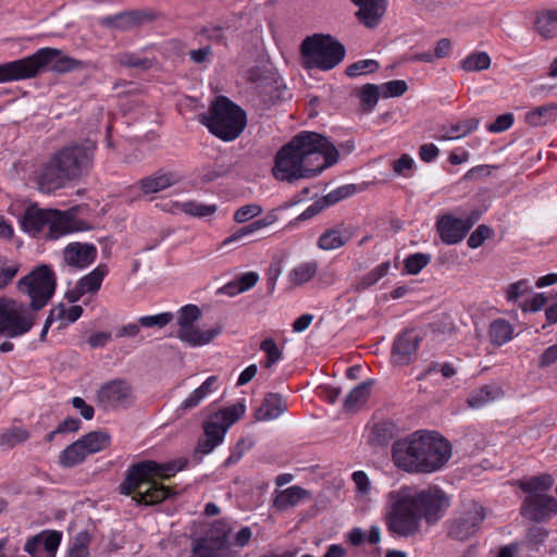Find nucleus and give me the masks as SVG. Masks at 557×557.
I'll return each instance as SVG.
<instances>
[{
  "mask_svg": "<svg viewBox=\"0 0 557 557\" xmlns=\"http://www.w3.org/2000/svg\"><path fill=\"white\" fill-rule=\"evenodd\" d=\"M338 157V150L326 137L301 132L278 150L272 172L275 178L287 182L313 177L334 165Z\"/></svg>",
  "mask_w": 557,
  "mask_h": 557,
  "instance_id": "f257e3e1",
  "label": "nucleus"
},
{
  "mask_svg": "<svg viewBox=\"0 0 557 557\" xmlns=\"http://www.w3.org/2000/svg\"><path fill=\"white\" fill-rule=\"evenodd\" d=\"M451 450V444L440 433L420 430L393 443L392 459L408 473L430 474L446 466Z\"/></svg>",
  "mask_w": 557,
  "mask_h": 557,
  "instance_id": "f03ea898",
  "label": "nucleus"
},
{
  "mask_svg": "<svg viewBox=\"0 0 557 557\" xmlns=\"http://www.w3.org/2000/svg\"><path fill=\"white\" fill-rule=\"evenodd\" d=\"M97 145L92 140L69 144L41 164L36 182L41 193L52 194L79 181L92 169Z\"/></svg>",
  "mask_w": 557,
  "mask_h": 557,
  "instance_id": "7ed1b4c3",
  "label": "nucleus"
},
{
  "mask_svg": "<svg viewBox=\"0 0 557 557\" xmlns=\"http://www.w3.org/2000/svg\"><path fill=\"white\" fill-rule=\"evenodd\" d=\"M181 467L170 461L159 463L145 460L132 465L124 481L120 484V493L132 496L137 505L152 506L170 498L174 493L159 480L173 476Z\"/></svg>",
  "mask_w": 557,
  "mask_h": 557,
  "instance_id": "20e7f679",
  "label": "nucleus"
},
{
  "mask_svg": "<svg viewBox=\"0 0 557 557\" xmlns=\"http://www.w3.org/2000/svg\"><path fill=\"white\" fill-rule=\"evenodd\" d=\"M199 122L215 137L231 141L244 129V110L225 96H218L206 113L199 115Z\"/></svg>",
  "mask_w": 557,
  "mask_h": 557,
  "instance_id": "39448f33",
  "label": "nucleus"
},
{
  "mask_svg": "<svg viewBox=\"0 0 557 557\" xmlns=\"http://www.w3.org/2000/svg\"><path fill=\"white\" fill-rule=\"evenodd\" d=\"M246 84L247 101L259 115L283 99L282 81L272 69L249 70Z\"/></svg>",
  "mask_w": 557,
  "mask_h": 557,
  "instance_id": "423d86ee",
  "label": "nucleus"
},
{
  "mask_svg": "<svg viewBox=\"0 0 557 557\" xmlns=\"http://www.w3.org/2000/svg\"><path fill=\"white\" fill-rule=\"evenodd\" d=\"M345 47L330 35L314 34L300 45V63L307 70L330 71L345 57Z\"/></svg>",
  "mask_w": 557,
  "mask_h": 557,
  "instance_id": "0eeeda50",
  "label": "nucleus"
},
{
  "mask_svg": "<svg viewBox=\"0 0 557 557\" xmlns=\"http://www.w3.org/2000/svg\"><path fill=\"white\" fill-rule=\"evenodd\" d=\"M17 288L30 299L27 307L36 318L37 312L47 306L55 293V273L49 265L41 264L22 277L17 283Z\"/></svg>",
  "mask_w": 557,
  "mask_h": 557,
  "instance_id": "6e6552de",
  "label": "nucleus"
},
{
  "mask_svg": "<svg viewBox=\"0 0 557 557\" xmlns=\"http://www.w3.org/2000/svg\"><path fill=\"white\" fill-rule=\"evenodd\" d=\"M59 54V49L47 47L29 57L3 63L0 65V83L33 78Z\"/></svg>",
  "mask_w": 557,
  "mask_h": 557,
  "instance_id": "1a4fd4ad",
  "label": "nucleus"
},
{
  "mask_svg": "<svg viewBox=\"0 0 557 557\" xmlns=\"http://www.w3.org/2000/svg\"><path fill=\"white\" fill-rule=\"evenodd\" d=\"M393 503L386 515V527L392 534L413 536L420 532L421 520L406 493L391 494Z\"/></svg>",
  "mask_w": 557,
  "mask_h": 557,
  "instance_id": "9d476101",
  "label": "nucleus"
},
{
  "mask_svg": "<svg viewBox=\"0 0 557 557\" xmlns=\"http://www.w3.org/2000/svg\"><path fill=\"white\" fill-rule=\"evenodd\" d=\"M35 322V314H32L26 304L0 298V336H22L32 330Z\"/></svg>",
  "mask_w": 557,
  "mask_h": 557,
  "instance_id": "9b49d317",
  "label": "nucleus"
},
{
  "mask_svg": "<svg viewBox=\"0 0 557 557\" xmlns=\"http://www.w3.org/2000/svg\"><path fill=\"white\" fill-rule=\"evenodd\" d=\"M244 413V404L222 408L208 416L203 422L205 438L199 441V449L203 454L213 450L224 438L227 429Z\"/></svg>",
  "mask_w": 557,
  "mask_h": 557,
  "instance_id": "f8f14e48",
  "label": "nucleus"
},
{
  "mask_svg": "<svg viewBox=\"0 0 557 557\" xmlns=\"http://www.w3.org/2000/svg\"><path fill=\"white\" fill-rule=\"evenodd\" d=\"M230 528L223 521L206 525L201 535L193 539V557H224L227 550Z\"/></svg>",
  "mask_w": 557,
  "mask_h": 557,
  "instance_id": "ddd939ff",
  "label": "nucleus"
},
{
  "mask_svg": "<svg viewBox=\"0 0 557 557\" xmlns=\"http://www.w3.org/2000/svg\"><path fill=\"white\" fill-rule=\"evenodd\" d=\"M406 494L413 504L420 520L424 519L429 524L436 523L449 506L448 497L437 486H430L414 494Z\"/></svg>",
  "mask_w": 557,
  "mask_h": 557,
  "instance_id": "4468645a",
  "label": "nucleus"
},
{
  "mask_svg": "<svg viewBox=\"0 0 557 557\" xmlns=\"http://www.w3.org/2000/svg\"><path fill=\"white\" fill-rule=\"evenodd\" d=\"M463 509L448 521L447 535L456 541H467L474 536L485 519V508L471 500L463 504Z\"/></svg>",
  "mask_w": 557,
  "mask_h": 557,
  "instance_id": "2eb2a0df",
  "label": "nucleus"
},
{
  "mask_svg": "<svg viewBox=\"0 0 557 557\" xmlns=\"http://www.w3.org/2000/svg\"><path fill=\"white\" fill-rule=\"evenodd\" d=\"M97 399L106 410L126 408L134 401L133 387L126 380H111L100 386Z\"/></svg>",
  "mask_w": 557,
  "mask_h": 557,
  "instance_id": "dca6fc26",
  "label": "nucleus"
},
{
  "mask_svg": "<svg viewBox=\"0 0 557 557\" xmlns=\"http://www.w3.org/2000/svg\"><path fill=\"white\" fill-rule=\"evenodd\" d=\"M520 515L533 522H544L557 515V499L547 494L528 495L520 507Z\"/></svg>",
  "mask_w": 557,
  "mask_h": 557,
  "instance_id": "f3484780",
  "label": "nucleus"
},
{
  "mask_svg": "<svg viewBox=\"0 0 557 557\" xmlns=\"http://www.w3.org/2000/svg\"><path fill=\"white\" fill-rule=\"evenodd\" d=\"M476 219L472 216L458 219L450 214H445L437 220L436 230L444 244L454 245L465 238Z\"/></svg>",
  "mask_w": 557,
  "mask_h": 557,
  "instance_id": "a211bd4d",
  "label": "nucleus"
},
{
  "mask_svg": "<svg viewBox=\"0 0 557 557\" xmlns=\"http://www.w3.org/2000/svg\"><path fill=\"white\" fill-rule=\"evenodd\" d=\"M183 181V176L176 171L160 169L153 174L140 178L131 188L139 189L141 195L148 196L163 191Z\"/></svg>",
  "mask_w": 557,
  "mask_h": 557,
  "instance_id": "6ab92c4d",
  "label": "nucleus"
},
{
  "mask_svg": "<svg viewBox=\"0 0 557 557\" xmlns=\"http://www.w3.org/2000/svg\"><path fill=\"white\" fill-rule=\"evenodd\" d=\"M49 230L46 233L48 239H58L63 235L84 230V222L77 219L74 209L61 211L51 209Z\"/></svg>",
  "mask_w": 557,
  "mask_h": 557,
  "instance_id": "aec40b11",
  "label": "nucleus"
},
{
  "mask_svg": "<svg viewBox=\"0 0 557 557\" xmlns=\"http://www.w3.org/2000/svg\"><path fill=\"white\" fill-rule=\"evenodd\" d=\"M154 13L143 10H132L115 15H108L101 18V24L107 27L128 30L143 24L145 21L154 20Z\"/></svg>",
  "mask_w": 557,
  "mask_h": 557,
  "instance_id": "412c9836",
  "label": "nucleus"
},
{
  "mask_svg": "<svg viewBox=\"0 0 557 557\" xmlns=\"http://www.w3.org/2000/svg\"><path fill=\"white\" fill-rule=\"evenodd\" d=\"M419 337L412 331L398 335L393 344L392 360L395 364H409L417 356Z\"/></svg>",
  "mask_w": 557,
  "mask_h": 557,
  "instance_id": "4be33fe9",
  "label": "nucleus"
},
{
  "mask_svg": "<svg viewBox=\"0 0 557 557\" xmlns=\"http://www.w3.org/2000/svg\"><path fill=\"white\" fill-rule=\"evenodd\" d=\"M64 261L73 268L84 269L97 258V248L94 244L71 243L63 251Z\"/></svg>",
  "mask_w": 557,
  "mask_h": 557,
  "instance_id": "5701e85b",
  "label": "nucleus"
},
{
  "mask_svg": "<svg viewBox=\"0 0 557 557\" xmlns=\"http://www.w3.org/2000/svg\"><path fill=\"white\" fill-rule=\"evenodd\" d=\"M355 235L351 225L338 224L326 228L318 238L317 245L322 250H333L345 246Z\"/></svg>",
  "mask_w": 557,
  "mask_h": 557,
  "instance_id": "b1692460",
  "label": "nucleus"
},
{
  "mask_svg": "<svg viewBox=\"0 0 557 557\" xmlns=\"http://www.w3.org/2000/svg\"><path fill=\"white\" fill-rule=\"evenodd\" d=\"M351 2L359 7L356 13L357 18L368 28L376 27L386 11L385 0H351Z\"/></svg>",
  "mask_w": 557,
  "mask_h": 557,
  "instance_id": "393cba45",
  "label": "nucleus"
},
{
  "mask_svg": "<svg viewBox=\"0 0 557 557\" xmlns=\"http://www.w3.org/2000/svg\"><path fill=\"white\" fill-rule=\"evenodd\" d=\"M51 209H40L37 206H29L22 218L21 224L25 232L33 236L40 235L46 228L49 230Z\"/></svg>",
  "mask_w": 557,
  "mask_h": 557,
  "instance_id": "a878e982",
  "label": "nucleus"
},
{
  "mask_svg": "<svg viewBox=\"0 0 557 557\" xmlns=\"http://www.w3.org/2000/svg\"><path fill=\"white\" fill-rule=\"evenodd\" d=\"M287 406L280 394L269 393L264 396L262 403L253 410L256 421H267L276 419L285 410Z\"/></svg>",
  "mask_w": 557,
  "mask_h": 557,
  "instance_id": "bb28decb",
  "label": "nucleus"
},
{
  "mask_svg": "<svg viewBox=\"0 0 557 557\" xmlns=\"http://www.w3.org/2000/svg\"><path fill=\"white\" fill-rule=\"evenodd\" d=\"M312 493L299 485H293L282 491H276L273 507L278 511H285L297 506L305 499H311Z\"/></svg>",
  "mask_w": 557,
  "mask_h": 557,
  "instance_id": "cd10ccee",
  "label": "nucleus"
},
{
  "mask_svg": "<svg viewBox=\"0 0 557 557\" xmlns=\"http://www.w3.org/2000/svg\"><path fill=\"white\" fill-rule=\"evenodd\" d=\"M372 381L360 383L344 399V410L346 412H357L368 401L371 395Z\"/></svg>",
  "mask_w": 557,
  "mask_h": 557,
  "instance_id": "c85d7f7f",
  "label": "nucleus"
},
{
  "mask_svg": "<svg viewBox=\"0 0 557 557\" xmlns=\"http://www.w3.org/2000/svg\"><path fill=\"white\" fill-rule=\"evenodd\" d=\"M397 435V426L388 420L373 424L369 435V443L373 446H387Z\"/></svg>",
  "mask_w": 557,
  "mask_h": 557,
  "instance_id": "c756f323",
  "label": "nucleus"
},
{
  "mask_svg": "<svg viewBox=\"0 0 557 557\" xmlns=\"http://www.w3.org/2000/svg\"><path fill=\"white\" fill-rule=\"evenodd\" d=\"M554 485V478L549 473H541L518 483L519 488L529 495L545 494Z\"/></svg>",
  "mask_w": 557,
  "mask_h": 557,
  "instance_id": "7c9ffc66",
  "label": "nucleus"
},
{
  "mask_svg": "<svg viewBox=\"0 0 557 557\" xmlns=\"http://www.w3.org/2000/svg\"><path fill=\"white\" fill-rule=\"evenodd\" d=\"M503 395L504 391L500 386L487 384L472 392L468 398V404L472 408H479L503 397Z\"/></svg>",
  "mask_w": 557,
  "mask_h": 557,
  "instance_id": "2f4dec72",
  "label": "nucleus"
},
{
  "mask_svg": "<svg viewBox=\"0 0 557 557\" xmlns=\"http://www.w3.org/2000/svg\"><path fill=\"white\" fill-rule=\"evenodd\" d=\"M513 326L505 319H496L488 326L490 342L494 346H502L513 337Z\"/></svg>",
  "mask_w": 557,
  "mask_h": 557,
  "instance_id": "473e14b6",
  "label": "nucleus"
},
{
  "mask_svg": "<svg viewBox=\"0 0 557 557\" xmlns=\"http://www.w3.org/2000/svg\"><path fill=\"white\" fill-rule=\"evenodd\" d=\"M557 117V103H547L527 112L525 122L530 126H542Z\"/></svg>",
  "mask_w": 557,
  "mask_h": 557,
  "instance_id": "72a5a7b5",
  "label": "nucleus"
},
{
  "mask_svg": "<svg viewBox=\"0 0 557 557\" xmlns=\"http://www.w3.org/2000/svg\"><path fill=\"white\" fill-rule=\"evenodd\" d=\"M88 454L78 438L69 445L59 456V463L63 468H73L85 461Z\"/></svg>",
  "mask_w": 557,
  "mask_h": 557,
  "instance_id": "f704fd0d",
  "label": "nucleus"
},
{
  "mask_svg": "<svg viewBox=\"0 0 557 557\" xmlns=\"http://www.w3.org/2000/svg\"><path fill=\"white\" fill-rule=\"evenodd\" d=\"M215 334L216 333L213 330L202 331L199 327L191 325L180 329L177 336L180 339L188 343L190 346H201L210 343Z\"/></svg>",
  "mask_w": 557,
  "mask_h": 557,
  "instance_id": "c9c22d12",
  "label": "nucleus"
},
{
  "mask_svg": "<svg viewBox=\"0 0 557 557\" xmlns=\"http://www.w3.org/2000/svg\"><path fill=\"white\" fill-rule=\"evenodd\" d=\"M219 376H209L198 388H196L182 404L183 409L197 407L218 386Z\"/></svg>",
  "mask_w": 557,
  "mask_h": 557,
  "instance_id": "e433bc0d",
  "label": "nucleus"
},
{
  "mask_svg": "<svg viewBox=\"0 0 557 557\" xmlns=\"http://www.w3.org/2000/svg\"><path fill=\"white\" fill-rule=\"evenodd\" d=\"M108 272L109 269L106 264H99L77 282L81 286V290L85 294H96L100 289L102 281L107 276Z\"/></svg>",
  "mask_w": 557,
  "mask_h": 557,
  "instance_id": "4c0bfd02",
  "label": "nucleus"
},
{
  "mask_svg": "<svg viewBox=\"0 0 557 557\" xmlns=\"http://www.w3.org/2000/svg\"><path fill=\"white\" fill-rule=\"evenodd\" d=\"M79 440L88 456L104 450L111 444V436L104 431H91Z\"/></svg>",
  "mask_w": 557,
  "mask_h": 557,
  "instance_id": "58836bf2",
  "label": "nucleus"
},
{
  "mask_svg": "<svg viewBox=\"0 0 557 557\" xmlns=\"http://www.w3.org/2000/svg\"><path fill=\"white\" fill-rule=\"evenodd\" d=\"M479 121L476 119H468L450 124L448 127L442 128V134L437 137L441 140H450L466 136L476 129Z\"/></svg>",
  "mask_w": 557,
  "mask_h": 557,
  "instance_id": "ea45409f",
  "label": "nucleus"
},
{
  "mask_svg": "<svg viewBox=\"0 0 557 557\" xmlns=\"http://www.w3.org/2000/svg\"><path fill=\"white\" fill-rule=\"evenodd\" d=\"M389 270V262H383L372 269L367 274L358 277L351 285V288L355 292H362L370 286L374 285L377 281H380L382 277H384Z\"/></svg>",
  "mask_w": 557,
  "mask_h": 557,
  "instance_id": "a19ab883",
  "label": "nucleus"
},
{
  "mask_svg": "<svg viewBox=\"0 0 557 557\" xmlns=\"http://www.w3.org/2000/svg\"><path fill=\"white\" fill-rule=\"evenodd\" d=\"M536 30L544 38H552L557 35V10L542 12L535 23Z\"/></svg>",
  "mask_w": 557,
  "mask_h": 557,
  "instance_id": "79ce46f5",
  "label": "nucleus"
},
{
  "mask_svg": "<svg viewBox=\"0 0 557 557\" xmlns=\"http://www.w3.org/2000/svg\"><path fill=\"white\" fill-rule=\"evenodd\" d=\"M29 432L23 426H11L0 434V446L13 448L29 438Z\"/></svg>",
  "mask_w": 557,
  "mask_h": 557,
  "instance_id": "37998d69",
  "label": "nucleus"
},
{
  "mask_svg": "<svg viewBox=\"0 0 557 557\" xmlns=\"http://www.w3.org/2000/svg\"><path fill=\"white\" fill-rule=\"evenodd\" d=\"M91 535L87 531L77 533L71 541L66 557H89Z\"/></svg>",
  "mask_w": 557,
  "mask_h": 557,
  "instance_id": "c03bdc74",
  "label": "nucleus"
},
{
  "mask_svg": "<svg viewBox=\"0 0 557 557\" xmlns=\"http://www.w3.org/2000/svg\"><path fill=\"white\" fill-rule=\"evenodd\" d=\"M176 207L182 212L196 218L209 216L216 211L215 205H205L197 201L177 202Z\"/></svg>",
  "mask_w": 557,
  "mask_h": 557,
  "instance_id": "a18cd8bd",
  "label": "nucleus"
},
{
  "mask_svg": "<svg viewBox=\"0 0 557 557\" xmlns=\"http://www.w3.org/2000/svg\"><path fill=\"white\" fill-rule=\"evenodd\" d=\"M381 90L373 84H366L359 91L360 106L363 112H371L377 103Z\"/></svg>",
  "mask_w": 557,
  "mask_h": 557,
  "instance_id": "49530a36",
  "label": "nucleus"
},
{
  "mask_svg": "<svg viewBox=\"0 0 557 557\" xmlns=\"http://www.w3.org/2000/svg\"><path fill=\"white\" fill-rule=\"evenodd\" d=\"M117 62L125 67L139 70H149L152 66V60L134 52H123L117 55Z\"/></svg>",
  "mask_w": 557,
  "mask_h": 557,
  "instance_id": "de8ad7c7",
  "label": "nucleus"
},
{
  "mask_svg": "<svg viewBox=\"0 0 557 557\" xmlns=\"http://www.w3.org/2000/svg\"><path fill=\"white\" fill-rule=\"evenodd\" d=\"M461 67L467 72L486 70L491 65V59L485 52H473L461 61Z\"/></svg>",
  "mask_w": 557,
  "mask_h": 557,
  "instance_id": "09e8293b",
  "label": "nucleus"
},
{
  "mask_svg": "<svg viewBox=\"0 0 557 557\" xmlns=\"http://www.w3.org/2000/svg\"><path fill=\"white\" fill-rule=\"evenodd\" d=\"M317 270L315 261L301 263L293 270L290 280L294 284L301 285L309 282L315 275Z\"/></svg>",
  "mask_w": 557,
  "mask_h": 557,
  "instance_id": "8fccbe9b",
  "label": "nucleus"
},
{
  "mask_svg": "<svg viewBox=\"0 0 557 557\" xmlns=\"http://www.w3.org/2000/svg\"><path fill=\"white\" fill-rule=\"evenodd\" d=\"M260 349L265 354V360L261 362L263 368H271L282 359L283 352L272 338H264L260 344Z\"/></svg>",
  "mask_w": 557,
  "mask_h": 557,
  "instance_id": "3c124183",
  "label": "nucleus"
},
{
  "mask_svg": "<svg viewBox=\"0 0 557 557\" xmlns=\"http://www.w3.org/2000/svg\"><path fill=\"white\" fill-rule=\"evenodd\" d=\"M49 64H51V71L57 73H67L83 67V62L71 57L60 54L55 57Z\"/></svg>",
  "mask_w": 557,
  "mask_h": 557,
  "instance_id": "603ef678",
  "label": "nucleus"
},
{
  "mask_svg": "<svg viewBox=\"0 0 557 557\" xmlns=\"http://www.w3.org/2000/svg\"><path fill=\"white\" fill-rule=\"evenodd\" d=\"M430 260L431 257L422 252L409 255L404 261V270L408 274L416 275L429 264Z\"/></svg>",
  "mask_w": 557,
  "mask_h": 557,
  "instance_id": "864d4df0",
  "label": "nucleus"
},
{
  "mask_svg": "<svg viewBox=\"0 0 557 557\" xmlns=\"http://www.w3.org/2000/svg\"><path fill=\"white\" fill-rule=\"evenodd\" d=\"M379 69L375 60H360L346 67V75L356 77L362 74L373 73Z\"/></svg>",
  "mask_w": 557,
  "mask_h": 557,
  "instance_id": "5fc2aeb1",
  "label": "nucleus"
},
{
  "mask_svg": "<svg viewBox=\"0 0 557 557\" xmlns=\"http://www.w3.org/2000/svg\"><path fill=\"white\" fill-rule=\"evenodd\" d=\"M171 312H162L156 315H144L138 319V323L143 327L162 329L173 320Z\"/></svg>",
  "mask_w": 557,
  "mask_h": 557,
  "instance_id": "6e6d98bb",
  "label": "nucleus"
},
{
  "mask_svg": "<svg viewBox=\"0 0 557 557\" xmlns=\"http://www.w3.org/2000/svg\"><path fill=\"white\" fill-rule=\"evenodd\" d=\"M200 309L195 305L184 306L180 310V314L177 318V324L180 329H184L187 326L194 325V322L200 318Z\"/></svg>",
  "mask_w": 557,
  "mask_h": 557,
  "instance_id": "4d7b16f0",
  "label": "nucleus"
},
{
  "mask_svg": "<svg viewBox=\"0 0 557 557\" xmlns=\"http://www.w3.org/2000/svg\"><path fill=\"white\" fill-rule=\"evenodd\" d=\"M494 235V230L485 224L479 225L474 232L469 236L467 244L470 248L474 249L480 247L485 239Z\"/></svg>",
  "mask_w": 557,
  "mask_h": 557,
  "instance_id": "13d9d810",
  "label": "nucleus"
},
{
  "mask_svg": "<svg viewBox=\"0 0 557 557\" xmlns=\"http://www.w3.org/2000/svg\"><path fill=\"white\" fill-rule=\"evenodd\" d=\"M379 87L385 98L403 96L408 89L407 83L400 79L389 81Z\"/></svg>",
  "mask_w": 557,
  "mask_h": 557,
  "instance_id": "bf43d9fd",
  "label": "nucleus"
},
{
  "mask_svg": "<svg viewBox=\"0 0 557 557\" xmlns=\"http://www.w3.org/2000/svg\"><path fill=\"white\" fill-rule=\"evenodd\" d=\"M282 272V264L278 259H274L271 261L270 265L265 271L267 278V295H272L275 289L276 280Z\"/></svg>",
  "mask_w": 557,
  "mask_h": 557,
  "instance_id": "052dcab7",
  "label": "nucleus"
},
{
  "mask_svg": "<svg viewBox=\"0 0 557 557\" xmlns=\"http://www.w3.org/2000/svg\"><path fill=\"white\" fill-rule=\"evenodd\" d=\"M557 362V344L547 347L537 359L540 369H547Z\"/></svg>",
  "mask_w": 557,
  "mask_h": 557,
  "instance_id": "680f3d73",
  "label": "nucleus"
},
{
  "mask_svg": "<svg viewBox=\"0 0 557 557\" xmlns=\"http://www.w3.org/2000/svg\"><path fill=\"white\" fill-rule=\"evenodd\" d=\"M242 292H244V274L237 275L235 281L230 282L219 288L216 294H223L233 297Z\"/></svg>",
  "mask_w": 557,
  "mask_h": 557,
  "instance_id": "e2e57ef3",
  "label": "nucleus"
},
{
  "mask_svg": "<svg viewBox=\"0 0 557 557\" xmlns=\"http://www.w3.org/2000/svg\"><path fill=\"white\" fill-rule=\"evenodd\" d=\"M513 123V115L511 113L502 114L487 126V129L492 133H500L508 129Z\"/></svg>",
  "mask_w": 557,
  "mask_h": 557,
  "instance_id": "0e129e2a",
  "label": "nucleus"
},
{
  "mask_svg": "<svg viewBox=\"0 0 557 557\" xmlns=\"http://www.w3.org/2000/svg\"><path fill=\"white\" fill-rule=\"evenodd\" d=\"M414 162L409 154H403L399 159L394 161L393 170L395 173L404 176H408L406 171L413 169Z\"/></svg>",
  "mask_w": 557,
  "mask_h": 557,
  "instance_id": "69168bd1",
  "label": "nucleus"
},
{
  "mask_svg": "<svg viewBox=\"0 0 557 557\" xmlns=\"http://www.w3.org/2000/svg\"><path fill=\"white\" fill-rule=\"evenodd\" d=\"M62 535L58 531H52L41 539V546L48 553L54 554L61 543Z\"/></svg>",
  "mask_w": 557,
  "mask_h": 557,
  "instance_id": "338daca9",
  "label": "nucleus"
},
{
  "mask_svg": "<svg viewBox=\"0 0 557 557\" xmlns=\"http://www.w3.org/2000/svg\"><path fill=\"white\" fill-rule=\"evenodd\" d=\"M275 221V216L272 214H268L262 219L256 221H247L246 222V235L252 234L263 227L271 225Z\"/></svg>",
  "mask_w": 557,
  "mask_h": 557,
  "instance_id": "774afa93",
  "label": "nucleus"
}]
</instances>
